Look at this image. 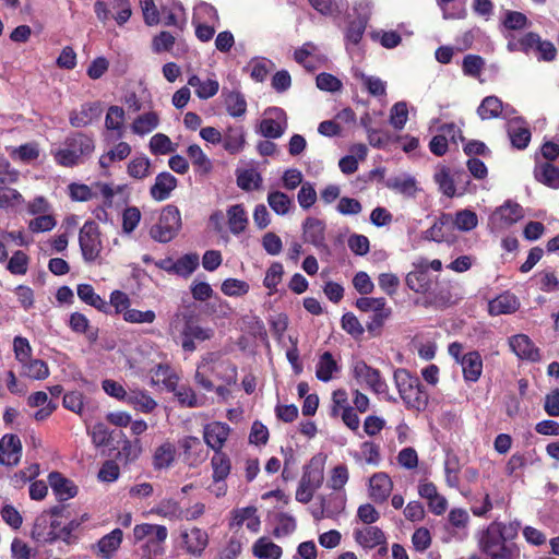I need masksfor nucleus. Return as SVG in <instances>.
Masks as SVG:
<instances>
[{
    "mask_svg": "<svg viewBox=\"0 0 559 559\" xmlns=\"http://www.w3.org/2000/svg\"><path fill=\"white\" fill-rule=\"evenodd\" d=\"M521 523L511 521L503 523L491 522L479 534L478 546L489 559H519L520 548L513 540L518 537Z\"/></svg>",
    "mask_w": 559,
    "mask_h": 559,
    "instance_id": "1",
    "label": "nucleus"
},
{
    "mask_svg": "<svg viewBox=\"0 0 559 559\" xmlns=\"http://www.w3.org/2000/svg\"><path fill=\"white\" fill-rule=\"evenodd\" d=\"M394 381L407 408L424 411L427 407L428 394L417 377L406 369H397L394 371Z\"/></svg>",
    "mask_w": 559,
    "mask_h": 559,
    "instance_id": "2",
    "label": "nucleus"
},
{
    "mask_svg": "<svg viewBox=\"0 0 559 559\" xmlns=\"http://www.w3.org/2000/svg\"><path fill=\"white\" fill-rule=\"evenodd\" d=\"M510 52L522 51L526 55L532 51L536 52L538 61L550 62L556 59L557 49L549 40H543L542 37L534 32H528L520 37L512 36L507 45Z\"/></svg>",
    "mask_w": 559,
    "mask_h": 559,
    "instance_id": "3",
    "label": "nucleus"
},
{
    "mask_svg": "<svg viewBox=\"0 0 559 559\" xmlns=\"http://www.w3.org/2000/svg\"><path fill=\"white\" fill-rule=\"evenodd\" d=\"M94 148L92 138L76 133L66 139L64 147L56 151L55 159L62 166L72 167L80 164L83 157L91 155Z\"/></svg>",
    "mask_w": 559,
    "mask_h": 559,
    "instance_id": "4",
    "label": "nucleus"
},
{
    "mask_svg": "<svg viewBox=\"0 0 559 559\" xmlns=\"http://www.w3.org/2000/svg\"><path fill=\"white\" fill-rule=\"evenodd\" d=\"M180 318L185 320V325L181 331V347L185 352H194L197 349L195 341L204 342L211 340L214 336L215 332L212 328H203L195 324L190 316H187L180 311L176 312L170 320L169 328L171 331L178 328Z\"/></svg>",
    "mask_w": 559,
    "mask_h": 559,
    "instance_id": "5",
    "label": "nucleus"
},
{
    "mask_svg": "<svg viewBox=\"0 0 559 559\" xmlns=\"http://www.w3.org/2000/svg\"><path fill=\"white\" fill-rule=\"evenodd\" d=\"M66 508L56 506L49 511L40 513L34 522L32 537L37 543H53L58 539L60 522L58 518L63 516Z\"/></svg>",
    "mask_w": 559,
    "mask_h": 559,
    "instance_id": "6",
    "label": "nucleus"
},
{
    "mask_svg": "<svg viewBox=\"0 0 559 559\" xmlns=\"http://www.w3.org/2000/svg\"><path fill=\"white\" fill-rule=\"evenodd\" d=\"M181 215L177 206L166 205L159 215L158 222L151 227V237L158 242H169L181 228Z\"/></svg>",
    "mask_w": 559,
    "mask_h": 559,
    "instance_id": "7",
    "label": "nucleus"
},
{
    "mask_svg": "<svg viewBox=\"0 0 559 559\" xmlns=\"http://www.w3.org/2000/svg\"><path fill=\"white\" fill-rule=\"evenodd\" d=\"M323 479V466L316 464L311 460L310 464L304 467V473L296 490V500L305 504L310 502L314 492L322 486Z\"/></svg>",
    "mask_w": 559,
    "mask_h": 559,
    "instance_id": "8",
    "label": "nucleus"
},
{
    "mask_svg": "<svg viewBox=\"0 0 559 559\" xmlns=\"http://www.w3.org/2000/svg\"><path fill=\"white\" fill-rule=\"evenodd\" d=\"M79 243L85 262H94L103 249L100 231L94 221H87L79 233Z\"/></svg>",
    "mask_w": 559,
    "mask_h": 559,
    "instance_id": "9",
    "label": "nucleus"
},
{
    "mask_svg": "<svg viewBox=\"0 0 559 559\" xmlns=\"http://www.w3.org/2000/svg\"><path fill=\"white\" fill-rule=\"evenodd\" d=\"M352 372L354 379L359 384H365L376 394H382L386 392L388 384L381 377L380 371L370 367L364 360L354 361L352 366Z\"/></svg>",
    "mask_w": 559,
    "mask_h": 559,
    "instance_id": "10",
    "label": "nucleus"
},
{
    "mask_svg": "<svg viewBox=\"0 0 559 559\" xmlns=\"http://www.w3.org/2000/svg\"><path fill=\"white\" fill-rule=\"evenodd\" d=\"M516 110L510 104H503L502 100L495 96H486L477 107V115L481 120L496 118L510 119Z\"/></svg>",
    "mask_w": 559,
    "mask_h": 559,
    "instance_id": "11",
    "label": "nucleus"
},
{
    "mask_svg": "<svg viewBox=\"0 0 559 559\" xmlns=\"http://www.w3.org/2000/svg\"><path fill=\"white\" fill-rule=\"evenodd\" d=\"M271 117L261 120L259 132L266 139H278L287 129V117L281 108H270L267 111Z\"/></svg>",
    "mask_w": 559,
    "mask_h": 559,
    "instance_id": "12",
    "label": "nucleus"
},
{
    "mask_svg": "<svg viewBox=\"0 0 559 559\" xmlns=\"http://www.w3.org/2000/svg\"><path fill=\"white\" fill-rule=\"evenodd\" d=\"M229 435L230 427L226 423L212 421L203 427L204 442L214 452L223 451Z\"/></svg>",
    "mask_w": 559,
    "mask_h": 559,
    "instance_id": "13",
    "label": "nucleus"
},
{
    "mask_svg": "<svg viewBox=\"0 0 559 559\" xmlns=\"http://www.w3.org/2000/svg\"><path fill=\"white\" fill-rule=\"evenodd\" d=\"M179 448L182 451L183 461L189 466H198L207 457L202 441L198 437L187 436L179 440Z\"/></svg>",
    "mask_w": 559,
    "mask_h": 559,
    "instance_id": "14",
    "label": "nucleus"
},
{
    "mask_svg": "<svg viewBox=\"0 0 559 559\" xmlns=\"http://www.w3.org/2000/svg\"><path fill=\"white\" fill-rule=\"evenodd\" d=\"M22 456V443L13 433H7L0 439V464L15 466Z\"/></svg>",
    "mask_w": 559,
    "mask_h": 559,
    "instance_id": "15",
    "label": "nucleus"
},
{
    "mask_svg": "<svg viewBox=\"0 0 559 559\" xmlns=\"http://www.w3.org/2000/svg\"><path fill=\"white\" fill-rule=\"evenodd\" d=\"M353 536L355 542L365 549H372L386 544L385 534L378 526L366 525L364 527H356Z\"/></svg>",
    "mask_w": 559,
    "mask_h": 559,
    "instance_id": "16",
    "label": "nucleus"
},
{
    "mask_svg": "<svg viewBox=\"0 0 559 559\" xmlns=\"http://www.w3.org/2000/svg\"><path fill=\"white\" fill-rule=\"evenodd\" d=\"M103 107L99 102L83 104L80 110L70 114V123L74 128H83L99 119Z\"/></svg>",
    "mask_w": 559,
    "mask_h": 559,
    "instance_id": "17",
    "label": "nucleus"
},
{
    "mask_svg": "<svg viewBox=\"0 0 559 559\" xmlns=\"http://www.w3.org/2000/svg\"><path fill=\"white\" fill-rule=\"evenodd\" d=\"M302 236L306 242L317 248H325V224L316 217H307L302 224Z\"/></svg>",
    "mask_w": 559,
    "mask_h": 559,
    "instance_id": "18",
    "label": "nucleus"
},
{
    "mask_svg": "<svg viewBox=\"0 0 559 559\" xmlns=\"http://www.w3.org/2000/svg\"><path fill=\"white\" fill-rule=\"evenodd\" d=\"M508 134L513 147L524 150L531 141V131L521 117L508 119Z\"/></svg>",
    "mask_w": 559,
    "mask_h": 559,
    "instance_id": "19",
    "label": "nucleus"
},
{
    "mask_svg": "<svg viewBox=\"0 0 559 559\" xmlns=\"http://www.w3.org/2000/svg\"><path fill=\"white\" fill-rule=\"evenodd\" d=\"M393 488V483L388 474L380 472L376 473L369 480V496L377 502H384Z\"/></svg>",
    "mask_w": 559,
    "mask_h": 559,
    "instance_id": "20",
    "label": "nucleus"
},
{
    "mask_svg": "<svg viewBox=\"0 0 559 559\" xmlns=\"http://www.w3.org/2000/svg\"><path fill=\"white\" fill-rule=\"evenodd\" d=\"M178 183L177 178L168 171L158 174L154 185L150 189V194L155 201L162 202L167 200Z\"/></svg>",
    "mask_w": 559,
    "mask_h": 559,
    "instance_id": "21",
    "label": "nucleus"
},
{
    "mask_svg": "<svg viewBox=\"0 0 559 559\" xmlns=\"http://www.w3.org/2000/svg\"><path fill=\"white\" fill-rule=\"evenodd\" d=\"M49 485L60 501H66L76 496L78 487L59 472H51L48 476Z\"/></svg>",
    "mask_w": 559,
    "mask_h": 559,
    "instance_id": "22",
    "label": "nucleus"
},
{
    "mask_svg": "<svg viewBox=\"0 0 559 559\" xmlns=\"http://www.w3.org/2000/svg\"><path fill=\"white\" fill-rule=\"evenodd\" d=\"M181 538L186 550L193 556H201L209 544L207 533L199 527H193L189 532H182Z\"/></svg>",
    "mask_w": 559,
    "mask_h": 559,
    "instance_id": "23",
    "label": "nucleus"
},
{
    "mask_svg": "<svg viewBox=\"0 0 559 559\" xmlns=\"http://www.w3.org/2000/svg\"><path fill=\"white\" fill-rule=\"evenodd\" d=\"M460 365L462 366L465 381L476 382L483 372V359L478 352L472 350L463 355Z\"/></svg>",
    "mask_w": 559,
    "mask_h": 559,
    "instance_id": "24",
    "label": "nucleus"
},
{
    "mask_svg": "<svg viewBox=\"0 0 559 559\" xmlns=\"http://www.w3.org/2000/svg\"><path fill=\"white\" fill-rule=\"evenodd\" d=\"M122 536L123 534L120 528H115L109 534L103 536L94 546L97 556L102 559H110L120 547Z\"/></svg>",
    "mask_w": 559,
    "mask_h": 559,
    "instance_id": "25",
    "label": "nucleus"
},
{
    "mask_svg": "<svg viewBox=\"0 0 559 559\" xmlns=\"http://www.w3.org/2000/svg\"><path fill=\"white\" fill-rule=\"evenodd\" d=\"M512 352L522 359L535 361L539 358L538 349L535 347L528 336L518 334L509 341Z\"/></svg>",
    "mask_w": 559,
    "mask_h": 559,
    "instance_id": "26",
    "label": "nucleus"
},
{
    "mask_svg": "<svg viewBox=\"0 0 559 559\" xmlns=\"http://www.w3.org/2000/svg\"><path fill=\"white\" fill-rule=\"evenodd\" d=\"M418 270L406 275L405 282L409 289L418 294L427 293L431 287L430 276L427 272L428 264L421 262Z\"/></svg>",
    "mask_w": 559,
    "mask_h": 559,
    "instance_id": "27",
    "label": "nucleus"
},
{
    "mask_svg": "<svg viewBox=\"0 0 559 559\" xmlns=\"http://www.w3.org/2000/svg\"><path fill=\"white\" fill-rule=\"evenodd\" d=\"M228 228L233 235L243 233L249 224V218L243 204L230 205L226 211Z\"/></svg>",
    "mask_w": 559,
    "mask_h": 559,
    "instance_id": "28",
    "label": "nucleus"
},
{
    "mask_svg": "<svg viewBox=\"0 0 559 559\" xmlns=\"http://www.w3.org/2000/svg\"><path fill=\"white\" fill-rule=\"evenodd\" d=\"M520 302L515 295L504 293L489 301L488 310L491 316H500L515 312Z\"/></svg>",
    "mask_w": 559,
    "mask_h": 559,
    "instance_id": "29",
    "label": "nucleus"
},
{
    "mask_svg": "<svg viewBox=\"0 0 559 559\" xmlns=\"http://www.w3.org/2000/svg\"><path fill=\"white\" fill-rule=\"evenodd\" d=\"M523 216V207L519 203L509 200L495 211L492 218L498 219L503 226H510Z\"/></svg>",
    "mask_w": 559,
    "mask_h": 559,
    "instance_id": "30",
    "label": "nucleus"
},
{
    "mask_svg": "<svg viewBox=\"0 0 559 559\" xmlns=\"http://www.w3.org/2000/svg\"><path fill=\"white\" fill-rule=\"evenodd\" d=\"M252 554L258 559H281L283 550L269 537L262 536L252 545Z\"/></svg>",
    "mask_w": 559,
    "mask_h": 559,
    "instance_id": "31",
    "label": "nucleus"
},
{
    "mask_svg": "<svg viewBox=\"0 0 559 559\" xmlns=\"http://www.w3.org/2000/svg\"><path fill=\"white\" fill-rule=\"evenodd\" d=\"M211 467L213 471L212 478L216 484L224 483L231 471V461L224 451L214 452L211 459Z\"/></svg>",
    "mask_w": 559,
    "mask_h": 559,
    "instance_id": "32",
    "label": "nucleus"
},
{
    "mask_svg": "<svg viewBox=\"0 0 559 559\" xmlns=\"http://www.w3.org/2000/svg\"><path fill=\"white\" fill-rule=\"evenodd\" d=\"M534 177L538 182L549 188H559V168L548 162L536 164Z\"/></svg>",
    "mask_w": 559,
    "mask_h": 559,
    "instance_id": "33",
    "label": "nucleus"
},
{
    "mask_svg": "<svg viewBox=\"0 0 559 559\" xmlns=\"http://www.w3.org/2000/svg\"><path fill=\"white\" fill-rule=\"evenodd\" d=\"M341 370L337 361L330 352H324L316 366V377L322 382H329L333 379V374Z\"/></svg>",
    "mask_w": 559,
    "mask_h": 559,
    "instance_id": "34",
    "label": "nucleus"
},
{
    "mask_svg": "<svg viewBox=\"0 0 559 559\" xmlns=\"http://www.w3.org/2000/svg\"><path fill=\"white\" fill-rule=\"evenodd\" d=\"M245 142L242 127H229L225 134L222 135L223 146L229 154L239 153L243 148Z\"/></svg>",
    "mask_w": 559,
    "mask_h": 559,
    "instance_id": "35",
    "label": "nucleus"
},
{
    "mask_svg": "<svg viewBox=\"0 0 559 559\" xmlns=\"http://www.w3.org/2000/svg\"><path fill=\"white\" fill-rule=\"evenodd\" d=\"M159 124V116L155 111L140 115L131 124V130L136 135H145L154 131Z\"/></svg>",
    "mask_w": 559,
    "mask_h": 559,
    "instance_id": "36",
    "label": "nucleus"
},
{
    "mask_svg": "<svg viewBox=\"0 0 559 559\" xmlns=\"http://www.w3.org/2000/svg\"><path fill=\"white\" fill-rule=\"evenodd\" d=\"M76 293L78 297L86 305L92 306L102 312H108V304L95 293L92 285L80 284L78 285Z\"/></svg>",
    "mask_w": 559,
    "mask_h": 559,
    "instance_id": "37",
    "label": "nucleus"
},
{
    "mask_svg": "<svg viewBox=\"0 0 559 559\" xmlns=\"http://www.w3.org/2000/svg\"><path fill=\"white\" fill-rule=\"evenodd\" d=\"M126 403L133 406L135 409L142 413H151L157 406V403L153 397L142 390H133L128 393Z\"/></svg>",
    "mask_w": 559,
    "mask_h": 559,
    "instance_id": "38",
    "label": "nucleus"
},
{
    "mask_svg": "<svg viewBox=\"0 0 559 559\" xmlns=\"http://www.w3.org/2000/svg\"><path fill=\"white\" fill-rule=\"evenodd\" d=\"M320 502L323 504L329 519H335L344 512L346 507V496L340 493H331L329 496H320Z\"/></svg>",
    "mask_w": 559,
    "mask_h": 559,
    "instance_id": "39",
    "label": "nucleus"
},
{
    "mask_svg": "<svg viewBox=\"0 0 559 559\" xmlns=\"http://www.w3.org/2000/svg\"><path fill=\"white\" fill-rule=\"evenodd\" d=\"M237 186L245 191L258 190L262 185V176L253 168L237 170Z\"/></svg>",
    "mask_w": 559,
    "mask_h": 559,
    "instance_id": "40",
    "label": "nucleus"
},
{
    "mask_svg": "<svg viewBox=\"0 0 559 559\" xmlns=\"http://www.w3.org/2000/svg\"><path fill=\"white\" fill-rule=\"evenodd\" d=\"M21 374L34 380H44L49 376V368L41 359H32L21 364Z\"/></svg>",
    "mask_w": 559,
    "mask_h": 559,
    "instance_id": "41",
    "label": "nucleus"
},
{
    "mask_svg": "<svg viewBox=\"0 0 559 559\" xmlns=\"http://www.w3.org/2000/svg\"><path fill=\"white\" fill-rule=\"evenodd\" d=\"M366 26V17L360 16L349 22L345 34L346 47L348 50L353 49V47H356L360 43L365 34Z\"/></svg>",
    "mask_w": 559,
    "mask_h": 559,
    "instance_id": "42",
    "label": "nucleus"
},
{
    "mask_svg": "<svg viewBox=\"0 0 559 559\" xmlns=\"http://www.w3.org/2000/svg\"><path fill=\"white\" fill-rule=\"evenodd\" d=\"M192 23L219 24L217 10L210 3L201 2L194 7Z\"/></svg>",
    "mask_w": 559,
    "mask_h": 559,
    "instance_id": "43",
    "label": "nucleus"
},
{
    "mask_svg": "<svg viewBox=\"0 0 559 559\" xmlns=\"http://www.w3.org/2000/svg\"><path fill=\"white\" fill-rule=\"evenodd\" d=\"M386 187L407 198L415 197L418 190L415 178L411 176L391 178L386 181Z\"/></svg>",
    "mask_w": 559,
    "mask_h": 559,
    "instance_id": "44",
    "label": "nucleus"
},
{
    "mask_svg": "<svg viewBox=\"0 0 559 559\" xmlns=\"http://www.w3.org/2000/svg\"><path fill=\"white\" fill-rule=\"evenodd\" d=\"M131 154V146L127 142H119L115 147L99 157L102 168H108L112 163L126 159Z\"/></svg>",
    "mask_w": 559,
    "mask_h": 559,
    "instance_id": "45",
    "label": "nucleus"
},
{
    "mask_svg": "<svg viewBox=\"0 0 559 559\" xmlns=\"http://www.w3.org/2000/svg\"><path fill=\"white\" fill-rule=\"evenodd\" d=\"M126 119V112L122 107L112 105L108 108L106 118H105V127L107 130L116 131L118 138L122 136L123 123Z\"/></svg>",
    "mask_w": 559,
    "mask_h": 559,
    "instance_id": "46",
    "label": "nucleus"
},
{
    "mask_svg": "<svg viewBox=\"0 0 559 559\" xmlns=\"http://www.w3.org/2000/svg\"><path fill=\"white\" fill-rule=\"evenodd\" d=\"M175 447L170 442L159 445L153 455V465L156 469L168 468L175 461Z\"/></svg>",
    "mask_w": 559,
    "mask_h": 559,
    "instance_id": "47",
    "label": "nucleus"
},
{
    "mask_svg": "<svg viewBox=\"0 0 559 559\" xmlns=\"http://www.w3.org/2000/svg\"><path fill=\"white\" fill-rule=\"evenodd\" d=\"M151 513L169 520H178L182 515V510L175 499H163L152 510Z\"/></svg>",
    "mask_w": 559,
    "mask_h": 559,
    "instance_id": "48",
    "label": "nucleus"
},
{
    "mask_svg": "<svg viewBox=\"0 0 559 559\" xmlns=\"http://www.w3.org/2000/svg\"><path fill=\"white\" fill-rule=\"evenodd\" d=\"M127 173L130 177L142 180L151 175V160L146 156L134 157L128 163Z\"/></svg>",
    "mask_w": 559,
    "mask_h": 559,
    "instance_id": "49",
    "label": "nucleus"
},
{
    "mask_svg": "<svg viewBox=\"0 0 559 559\" xmlns=\"http://www.w3.org/2000/svg\"><path fill=\"white\" fill-rule=\"evenodd\" d=\"M225 106L231 117H241L246 114L247 102L240 92H229L225 95Z\"/></svg>",
    "mask_w": 559,
    "mask_h": 559,
    "instance_id": "50",
    "label": "nucleus"
},
{
    "mask_svg": "<svg viewBox=\"0 0 559 559\" xmlns=\"http://www.w3.org/2000/svg\"><path fill=\"white\" fill-rule=\"evenodd\" d=\"M168 535L167 528L164 525L153 524V530L151 532V536H148L146 542V547L154 556H158L163 554V543L166 540Z\"/></svg>",
    "mask_w": 559,
    "mask_h": 559,
    "instance_id": "51",
    "label": "nucleus"
},
{
    "mask_svg": "<svg viewBox=\"0 0 559 559\" xmlns=\"http://www.w3.org/2000/svg\"><path fill=\"white\" fill-rule=\"evenodd\" d=\"M187 154L192 164L202 174H209L212 170V163L198 144H191L187 148Z\"/></svg>",
    "mask_w": 559,
    "mask_h": 559,
    "instance_id": "52",
    "label": "nucleus"
},
{
    "mask_svg": "<svg viewBox=\"0 0 559 559\" xmlns=\"http://www.w3.org/2000/svg\"><path fill=\"white\" fill-rule=\"evenodd\" d=\"M173 392L181 406L192 408L203 405V400L198 399L194 390L188 385H178V388L173 389Z\"/></svg>",
    "mask_w": 559,
    "mask_h": 559,
    "instance_id": "53",
    "label": "nucleus"
},
{
    "mask_svg": "<svg viewBox=\"0 0 559 559\" xmlns=\"http://www.w3.org/2000/svg\"><path fill=\"white\" fill-rule=\"evenodd\" d=\"M267 203L277 215H286L293 201L284 192L273 191L267 194Z\"/></svg>",
    "mask_w": 559,
    "mask_h": 559,
    "instance_id": "54",
    "label": "nucleus"
},
{
    "mask_svg": "<svg viewBox=\"0 0 559 559\" xmlns=\"http://www.w3.org/2000/svg\"><path fill=\"white\" fill-rule=\"evenodd\" d=\"M276 522L277 525L273 530V535L276 538L293 534L297 527L295 518L286 513L277 514Z\"/></svg>",
    "mask_w": 559,
    "mask_h": 559,
    "instance_id": "55",
    "label": "nucleus"
},
{
    "mask_svg": "<svg viewBox=\"0 0 559 559\" xmlns=\"http://www.w3.org/2000/svg\"><path fill=\"white\" fill-rule=\"evenodd\" d=\"M199 266V255L188 253L175 261V274L189 276Z\"/></svg>",
    "mask_w": 559,
    "mask_h": 559,
    "instance_id": "56",
    "label": "nucleus"
},
{
    "mask_svg": "<svg viewBox=\"0 0 559 559\" xmlns=\"http://www.w3.org/2000/svg\"><path fill=\"white\" fill-rule=\"evenodd\" d=\"M478 219L475 212L471 210H462L456 212L453 225L462 231H469L477 226Z\"/></svg>",
    "mask_w": 559,
    "mask_h": 559,
    "instance_id": "57",
    "label": "nucleus"
},
{
    "mask_svg": "<svg viewBox=\"0 0 559 559\" xmlns=\"http://www.w3.org/2000/svg\"><path fill=\"white\" fill-rule=\"evenodd\" d=\"M408 119V108L405 102H397L390 111V123L396 130H402Z\"/></svg>",
    "mask_w": 559,
    "mask_h": 559,
    "instance_id": "58",
    "label": "nucleus"
},
{
    "mask_svg": "<svg viewBox=\"0 0 559 559\" xmlns=\"http://www.w3.org/2000/svg\"><path fill=\"white\" fill-rule=\"evenodd\" d=\"M150 151L155 155H165L175 151V147L169 139L164 133H156L150 140Z\"/></svg>",
    "mask_w": 559,
    "mask_h": 559,
    "instance_id": "59",
    "label": "nucleus"
},
{
    "mask_svg": "<svg viewBox=\"0 0 559 559\" xmlns=\"http://www.w3.org/2000/svg\"><path fill=\"white\" fill-rule=\"evenodd\" d=\"M485 67V60L478 55H467L463 59L462 69L466 76L478 78Z\"/></svg>",
    "mask_w": 559,
    "mask_h": 559,
    "instance_id": "60",
    "label": "nucleus"
},
{
    "mask_svg": "<svg viewBox=\"0 0 559 559\" xmlns=\"http://www.w3.org/2000/svg\"><path fill=\"white\" fill-rule=\"evenodd\" d=\"M249 284L238 278H227L222 283L223 294L230 297L243 296L249 292Z\"/></svg>",
    "mask_w": 559,
    "mask_h": 559,
    "instance_id": "61",
    "label": "nucleus"
},
{
    "mask_svg": "<svg viewBox=\"0 0 559 559\" xmlns=\"http://www.w3.org/2000/svg\"><path fill=\"white\" fill-rule=\"evenodd\" d=\"M186 10L182 3L176 1L173 3L171 9L165 17V25L182 28V26L186 24Z\"/></svg>",
    "mask_w": 559,
    "mask_h": 559,
    "instance_id": "62",
    "label": "nucleus"
},
{
    "mask_svg": "<svg viewBox=\"0 0 559 559\" xmlns=\"http://www.w3.org/2000/svg\"><path fill=\"white\" fill-rule=\"evenodd\" d=\"M28 257L21 250L13 253L8 262L7 269L14 275H24L27 272Z\"/></svg>",
    "mask_w": 559,
    "mask_h": 559,
    "instance_id": "63",
    "label": "nucleus"
},
{
    "mask_svg": "<svg viewBox=\"0 0 559 559\" xmlns=\"http://www.w3.org/2000/svg\"><path fill=\"white\" fill-rule=\"evenodd\" d=\"M435 181L438 183L439 189L442 193L449 198H452L456 193V189L454 186V180L450 176V171L448 168H442L439 173L435 175Z\"/></svg>",
    "mask_w": 559,
    "mask_h": 559,
    "instance_id": "64",
    "label": "nucleus"
}]
</instances>
